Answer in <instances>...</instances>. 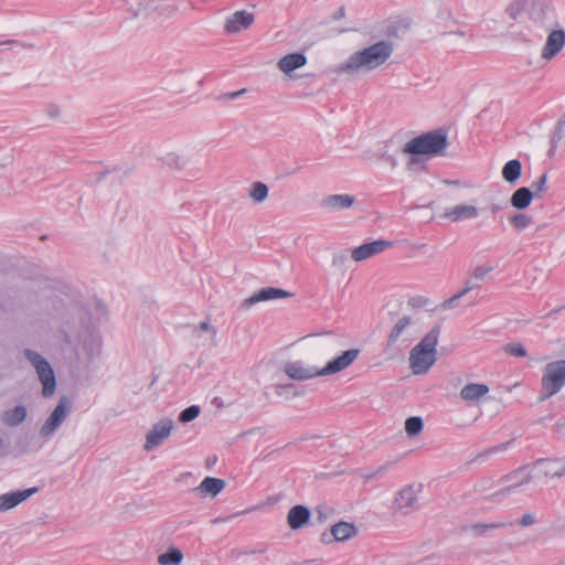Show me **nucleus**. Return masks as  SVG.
<instances>
[{
  "label": "nucleus",
  "mask_w": 565,
  "mask_h": 565,
  "mask_svg": "<svg viewBox=\"0 0 565 565\" xmlns=\"http://www.w3.org/2000/svg\"><path fill=\"white\" fill-rule=\"evenodd\" d=\"M360 352V349L347 350L341 355L329 361L322 369L296 360L287 361L282 370L294 381H307L319 376H328L349 367L359 358Z\"/></svg>",
  "instance_id": "1"
},
{
  "label": "nucleus",
  "mask_w": 565,
  "mask_h": 565,
  "mask_svg": "<svg viewBox=\"0 0 565 565\" xmlns=\"http://www.w3.org/2000/svg\"><path fill=\"white\" fill-rule=\"evenodd\" d=\"M394 52L391 41L382 40L367 47L354 52L339 66L345 74L369 73L384 65Z\"/></svg>",
  "instance_id": "2"
},
{
  "label": "nucleus",
  "mask_w": 565,
  "mask_h": 565,
  "mask_svg": "<svg viewBox=\"0 0 565 565\" xmlns=\"http://www.w3.org/2000/svg\"><path fill=\"white\" fill-rule=\"evenodd\" d=\"M440 335V326H434L430 331L409 352V366L413 374L420 375L428 372V370L436 362L437 350Z\"/></svg>",
  "instance_id": "3"
},
{
  "label": "nucleus",
  "mask_w": 565,
  "mask_h": 565,
  "mask_svg": "<svg viewBox=\"0 0 565 565\" xmlns=\"http://www.w3.org/2000/svg\"><path fill=\"white\" fill-rule=\"evenodd\" d=\"M447 147V134L437 129L411 139L405 143L402 151L412 156L436 157L441 154Z\"/></svg>",
  "instance_id": "4"
},
{
  "label": "nucleus",
  "mask_w": 565,
  "mask_h": 565,
  "mask_svg": "<svg viewBox=\"0 0 565 565\" xmlns=\"http://www.w3.org/2000/svg\"><path fill=\"white\" fill-rule=\"evenodd\" d=\"M541 384V401L558 393L565 385V360L547 363L544 367Z\"/></svg>",
  "instance_id": "5"
},
{
  "label": "nucleus",
  "mask_w": 565,
  "mask_h": 565,
  "mask_svg": "<svg viewBox=\"0 0 565 565\" xmlns=\"http://www.w3.org/2000/svg\"><path fill=\"white\" fill-rule=\"evenodd\" d=\"M25 359L34 366L39 380L42 383V395L50 397L55 393L56 379L50 363L36 351L26 349L24 351Z\"/></svg>",
  "instance_id": "6"
},
{
  "label": "nucleus",
  "mask_w": 565,
  "mask_h": 565,
  "mask_svg": "<svg viewBox=\"0 0 565 565\" xmlns=\"http://www.w3.org/2000/svg\"><path fill=\"white\" fill-rule=\"evenodd\" d=\"M422 490V484L405 486L396 494L393 502V510L396 513L407 515L419 508L418 493Z\"/></svg>",
  "instance_id": "7"
},
{
  "label": "nucleus",
  "mask_w": 565,
  "mask_h": 565,
  "mask_svg": "<svg viewBox=\"0 0 565 565\" xmlns=\"http://www.w3.org/2000/svg\"><path fill=\"white\" fill-rule=\"evenodd\" d=\"M71 413V403L66 396H62L47 417L45 423L40 428V435L42 438H50L63 424V422L67 418Z\"/></svg>",
  "instance_id": "8"
},
{
  "label": "nucleus",
  "mask_w": 565,
  "mask_h": 565,
  "mask_svg": "<svg viewBox=\"0 0 565 565\" xmlns=\"http://www.w3.org/2000/svg\"><path fill=\"white\" fill-rule=\"evenodd\" d=\"M532 480V476L526 471L525 468H520L514 470L513 472L501 478V483L503 487L494 492L491 498L494 501H501L512 492H514L519 487L529 483Z\"/></svg>",
  "instance_id": "9"
},
{
  "label": "nucleus",
  "mask_w": 565,
  "mask_h": 565,
  "mask_svg": "<svg viewBox=\"0 0 565 565\" xmlns=\"http://www.w3.org/2000/svg\"><path fill=\"white\" fill-rule=\"evenodd\" d=\"M414 319L411 316H402L392 327L385 343L386 349H394L399 342H411L414 337L411 332L414 326Z\"/></svg>",
  "instance_id": "10"
},
{
  "label": "nucleus",
  "mask_w": 565,
  "mask_h": 565,
  "mask_svg": "<svg viewBox=\"0 0 565 565\" xmlns=\"http://www.w3.org/2000/svg\"><path fill=\"white\" fill-rule=\"evenodd\" d=\"M173 428V422L170 418H164L156 423L146 436V443L143 449L151 451L156 447L160 446L171 434Z\"/></svg>",
  "instance_id": "11"
},
{
  "label": "nucleus",
  "mask_w": 565,
  "mask_h": 565,
  "mask_svg": "<svg viewBox=\"0 0 565 565\" xmlns=\"http://www.w3.org/2000/svg\"><path fill=\"white\" fill-rule=\"evenodd\" d=\"M392 242L385 239H376L371 243L362 244L351 252V258L355 262H362L370 257H373L386 248L392 246Z\"/></svg>",
  "instance_id": "12"
},
{
  "label": "nucleus",
  "mask_w": 565,
  "mask_h": 565,
  "mask_svg": "<svg viewBox=\"0 0 565 565\" xmlns=\"http://www.w3.org/2000/svg\"><path fill=\"white\" fill-rule=\"evenodd\" d=\"M356 534V527L352 523L339 522L331 526L330 533H322L321 541L326 544L343 542Z\"/></svg>",
  "instance_id": "13"
},
{
  "label": "nucleus",
  "mask_w": 565,
  "mask_h": 565,
  "mask_svg": "<svg viewBox=\"0 0 565 565\" xmlns=\"http://www.w3.org/2000/svg\"><path fill=\"white\" fill-rule=\"evenodd\" d=\"M254 14L246 10L234 12L226 19L224 30L228 34L239 33L242 30L248 29L254 23Z\"/></svg>",
  "instance_id": "14"
},
{
  "label": "nucleus",
  "mask_w": 565,
  "mask_h": 565,
  "mask_svg": "<svg viewBox=\"0 0 565 565\" xmlns=\"http://www.w3.org/2000/svg\"><path fill=\"white\" fill-rule=\"evenodd\" d=\"M39 491L38 487L29 488L25 490H18L0 495V512H7Z\"/></svg>",
  "instance_id": "15"
},
{
  "label": "nucleus",
  "mask_w": 565,
  "mask_h": 565,
  "mask_svg": "<svg viewBox=\"0 0 565 565\" xmlns=\"http://www.w3.org/2000/svg\"><path fill=\"white\" fill-rule=\"evenodd\" d=\"M290 296H291L290 292L281 289V288L265 287V288H262L258 291L254 292L247 299H245L244 306L250 307L257 302L268 301V300L278 299V298H287Z\"/></svg>",
  "instance_id": "16"
},
{
  "label": "nucleus",
  "mask_w": 565,
  "mask_h": 565,
  "mask_svg": "<svg viewBox=\"0 0 565 565\" xmlns=\"http://www.w3.org/2000/svg\"><path fill=\"white\" fill-rule=\"evenodd\" d=\"M355 198L350 194H331L322 198L320 205L322 209L334 212L351 207Z\"/></svg>",
  "instance_id": "17"
},
{
  "label": "nucleus",
  "mask_w": 565,
  "mask_h": 565,
  "mask_svg": "<svg viewBox=\"0 0 565 565\" xmlns=\"http://www.w3.org/2000/svg\"><path fill=\"white\" fill-rule=\"evenodd\" d=\"M479 215L478 207L473 205L459 204L446 209L443 216L451 222H461L465 220L476 218Z\"/></svg>",
  "instance_id": "18"
},
{
  "label": "nucleus",
  "mask_w": 565,
  "mask_h": 565,
  "mask_svg": "<svg viewBox=\"0 0 565 565\" xmlns=\"http://www.w3.org/2000/svg\"><path fill=\"white\" fill-rule=\"evenodd\" d=\"M565 44V32L563 30L552 31L546 40L542 51V57L545 60L553 58Z\"/></svg>",
  "instance_id": "19"
},
{
  "label": "nucleus",
  "mask_w": 565,
  "mask_h": 565,
  "mask_svg": "<svg viewBox=\"0 0 565 565\" xmlns=\"http://www.w3.org/2000/svg\"><path fill=\"white\" fill-rule=\"evenodd\" d=\"M535 468L544 477L561 478L565 476V462L559 459H540L535 462Z\"/></svg>",
  "instance_id": "20"
},
{
  "label": "nucleus",
  "mask_w": 565,
  "mask_h": 565,
  "mask_svg": "<svg viewBox=\"0 0 565 565\" xmlns=\"http://www.w3.org/2000/svg\"><path fill=\"white\" fill-rule=\"evenodd\" d=\"M310 510L301 504L292 507L287 515V523L291 530L303 527L310 520Z\"/></svg>",
  "instance_id": "21"
},
{
  "label": "nucleus",
  "mask_w": 565,
  "mask_h": 565,
  "mask_svg": "<svg viewBox=\"0 0 565 565\" xmlns=\"http://www.w3.org/2000/svg\"><path fill=\"white\" fill-rule=\"evenodd\" d=\"M307 57L303 53H290L281 57L278 62V68L289 75L292 71L305 66Z\"/></svg>",
  "instance_id": "22"
},
{
  "label": "nucleus",
  "mask_w": 565,
  "mask_h": 565,
  "mask_svg": "<svg viewBox=\"0 0 565 565\" xmlns=\"http://www.w3.org/2000/svg\"><path fill=\"white\" fill-rule=\"evenodd\" d=\"M225 486L226 483L223 479L205 477L203 481L193 489V491L205 495L216 497Z\"/></svg>",
  "instance_id": "23"
},
{
  "label": "nucleus",
  "mask_w": 565,
  "mask_h": 565,
  "mask_svg": "<svg viewBox=\"0 0 565 565\" xmlns=\"http://www.w3.org/2000/svg\"><path fill=\"white\" fill-rule=\"evenodd\" d=\"M489 393V386L482 383H469L460 391V397L466 402H477Z\"/></svg>",
  "instance_id": "24"
},
{
  "label": "nucleus",
  "mask_w": 565,
  "mask_h": 565,
  "mask_svg": "<svg viewBox=\"0 0 565 565\" xmlns=\"http://www.w3.org/2000/svg\"><path fill=\"white\" fill-rule=\"evenodd\" d=\"M534 194L530 188L522 186L513 192L510 198V203L518 210H524L530 206Z\"/></svg>",
  "instance_id": "25"
},
{
  "label": "nucleus",
  "mask_w": 565,
  "mask_h": 565,
  "mask_svg": "<svg viewBox=\"0 0 565 565\" xmlns=\"http://www.w3.org/2000/svg\"><path fill=\"white\" fill-rule=\"evenodd\" d=\"M28 412L25 406L18 405L11 409H8L2 415V422L9 427H17L23 423L26 418Z\"/></svg>",
  "instance_id": "26"
},
{
  "label": "nucleus",
  "mask_w": 565,
  "mask_h": 565,
  "mask_svg": "<svg viewBox=\"0 0 565 565\" xmlns=\"http://www.w3.org/2000/svg\"><path fill=\"white\" fill-rule=\"evenodd\" d=\"M522 163L519 159L509 160L502 168V178L509 184H515L521 177Z\"/></svg>",
  "instance_id": "27"
},
{
  "label": "nucleus",
  "mask_w": 565,
  "mask_h": 565,
  "mask_svg": "<svg viewBox=\"0 0 565 565\" xmlns=\"http://www.w3.org/2000/svg\"><path fill=\"white\" fill-rule=\"evenodd\" d=\"M53 315L66 323L70 322V315L79 309V306L71 302L66 305L62 299L53 300Z\"/></svg>",
  "instance_id": "28"
},
{
  "label": "nucleus",
  "mask_w": 565,
  "mask_h": 565,
  "mask_svg": "<svg viewBox=\"0 0 565 565\" xmlns=\"http://www.w3.org/2000/svg\"><path fill=\"white\" fill-rule=\"evenodd\" d=\"M192 333L196 338H202L203 334H207L209 335V345L210 347L217 345V341H216L217 330L214 326L210 324L206 321H202L199 324L193 326Z\"/></svg>",
  "instance_id": "29"
},
{
  "label": "nucleus",
  "mask_w": 565,
  "mask_h": 565,
  "mask_svg": "<svg viewBox=\"0 0 565 565\" xmlns=\"http://www.w3.org/2000/svg\"><path fill=\"white\" fill-rule=\"evenodd\" d=\"M479 288V284H472L471 280L465 281V287L457 294H455L452 297L446 299L441 305V309H452L457 306L458 301L466 296L468 292Z\"/></svg>",
  "instance_id": "30"
},
{
  "label": "nucleus",
  "mask_w": 565,
  "mask_h": 565,
  "mask_svg": "<svg viewBox=\"0 0 565 565\" xmlns=\"http://www.w3.org/2000/svg\"><path fill=\"white\" fill-rule=\"evenodd\" d=\"M268 192L269 189L264 182L256 181L252 183L248 195L254 203L259 204L266 201L268 198Z\"/></svg>",
  "instance_id": "31"
},
{
  "label": "nucleus",
  "mask_w": 565,
  "mask_h": 565,
  "mask_svg": "<svg viewBox=\"0 0 565 565\" xmlns=\"http://www.w3.org/2000/svg\"><path fill=\"white\" fill-rule=\"evenodd\" d=\"M550 8V0H532L530 8V17L534 21H542Z\"/></svg>",
  "instance_id": "32"
},
{
  "label": "nucleus",
  "mask_w": 565,
  "mask_h": 565,
  "mask_svg": "<svg viewBox=\"0 0 565 565\" xmlns=\"http://www.w3.org/2000/svg\"><path fill=\"white\" fill-rule=\"evenodd\" d=\"M183 558V555L178 548H170L166 553H162L158 557L160 565H179Z\"/></svg>",
  "instance_id": "33"
},
{
  "label": "nucleus",
  "mask_w": 565,
  "mask_h": 565,
  "mask_svg": "<svg viewBox=\"0 0 565 565\" xmlns=\"http://www.w3.org/2000/svg\"><path fill=\"white\" fill-rule=\"evenodd\" d=\"M509 221L515 230L522 231L532 224L533 218H532V216H530L527 214L516 213V214L510 216Z\"/></svg>",
  "instance_id": "34"
},
{
  "label": "nucleus",
  "mask_w": 565,
  "mask_h": 565,
  "mask_svg": "<svg viewBox=\"0 0 565 565\" xmlns=\"http://www.w3.org/2000/svg\"><path fill=\"white\" fill-rule=\"evenodd\" d=\"M424 427V422L418 416H412L406 419L405 422V430L408 436H416L418 435Z\"/></svg>",
  "instance_id": "35"
},
{
  "label": "nucleus",
  "mask_w": 565,
  "mask_h": 565,
  "mask_svg": "<svg viewBox=\"0 0 565 565\" xmlns=\"http://www.w3.org/2000/svg\"><path fill=\"white\" fill-rule=\"evenodd\" d=\"M508 523L499 522V523H476L470 526L471 531H473L477 535H484L488 531L498 530L504 527Z\"/></svg>",
  "instance_id": "36"
},
{
  "label": "nucleus",
  "mask_w": 565,
  "mask_h": 565,
  "mask_svg": "<svg viewBox=\"0 0 565 565\" xmlns=\"http://www.w3.org/2000/svg\"><path fill=\"white\" fill-rule=\"evenodd\" d=\"M527 0H513L505 9L509 17L516 20L519 14L525 9Z\"/></svg>",
  "instance_id": "37"
},
{
  "label": "nucleus",
  "mask_w": 565,
  "mask_h": 565,
  "mask_svg": "<svg viewBox=\"0 0 565 565\" xmlns=\"http://www.w3.org/2000/svg\"><path fill=\"white\" fill-rule=\"evenodd\" d=\"M547 174L543 173L536 181H534L531 185L533 189V194L535 198L541 199L542 195L547 191L546 186Z\"/></svg>",
  "instance_id": "38"
},
{
  "label": "nucleus",
  "mask_w": 565,
  "mask_h": 565,
  "mask_svg": "<svg viewBox=\"0 0 565 565\" xmlns=\"http://www.w3.org/2000/svg\"><path fill=\"white\" fill-rule=\"evenodd\" d=\"M493 267H484V266H477L472 273L471 276L467 280H471L472 284H479L486 278V276L492 271Z\"/></svg>",
  "instance_id": "39"
},
{
  "label": "nucleus",
  "mask_w": 565,
  "mask_h": 565,
  "mask_svg": "<svg viewBox=\"0 0 565 565\" xmlns=\"http://www.w3.org/2000/svg\"><path fill=\"white\" fill-rule=\"evenodd\" d=\"M199 415H200V407L196 405H191L180 413L179 422L190 423L193 419H195Z\"/></svg>",
  "instance_id": "40"
},
{
  "label": "nucleus",
  "mask_w": 565,
  "mask_h": 565,
  "mask_svg": "<svg viewBox=\"0 0 565 565\" xmlns=\"http://www.w3.org/2000/svg\"><path fill=\"white\" fill-rule=\"evenodd\" d=\"M510 445H511V441H507V443H502L500 445L490 447L487 450L480 452L476 457V460L484 461L490 455L498 454V452H501V451H505L509 448Z\"/></svg>",
  "instance_id": "41"
},
{
  "label": "nucleus",
  "mask_w": 565,
  "mask_h": 565,
  "mask_svg": "<svg viewBox=\"0 0 565 565\" xmlns=\"http://www.w3.org/2000/svg\"><path fill=\"white\" fill-rule=\"evenodd\" d=\"M163 161L167 166L175 169H182L186 163V160L182 156L173 152L166 154Z\"/></svg>",
  "instance_id": "42"
},
{
  "label": "nucleus",
  "mask_w": 565,
  "mask_h": 565,
  "mask_svg": "<svg viewBox=\"0 0 565 565\" xmlns=\"http://www.w3.org/2000/svg\"><path fill=\"white\" fill-rule=\"evenodd\" d=\"M505 352L513 356L524 358L526 355L525 348L519 343L513 342L505 347Z\"/></svg>",
  "instance_id": "43"
},
{
  "label": "nucleus",
  "mask_w": 565,
  "mask_h": 565,
  "mask_svg": "<svg viewBox=\"0 0 565 565\" xmlns=\"http://www.w3.org/2000/svg\"><path fill=\"white\" fill-rule=\"evenodd\" d=\"M276 394L278 396H298L300 395V392L295 391L294 384H285V385H277L276 386Z\"/></svg>",
  "instance_id": "44"
},
{
  "label": "nucleus",
  "mask_w": 565,
  "mask_h": 565,
  "mask_svg": "<svg viewBox=\"0 0 565 565\" xmlns=\"http://www.w3.org/2000/svg\"><path fill=\"white\" fill-rule=\"evenodd\" d=\"M554 430L558 436L565 437V417L559 418L555 423Z\"/></svg>",
  "instance_id": "45"
},
{
  "label": "nucleus",
  "mask_w": 565,
  "mask_h": 565,
  "mask_svg": "<svg viewBox=\"0 0 565 565\" xmlns=\"http://www.w3.org/2000/svg\"><path fill=\"white\" fill-rule=\"evenodd\" d=\"M12 44H19L22 49H25V50H32L34 47L33 44H30V43H19L15 40L0 41V45H2V46L12 45Z\"/></svg>",
  "instance_id": "46"
},
{
  "label": "nucleus",
  "mask_w": 565,
  "mask_h": 565,
  "mask_svg": "<svg viewBox=\"0 0 565 565\" xmlns=\"http://www.w3.org/2000/svg\"><path fill=\"white\" fill-rule=\"evenodd\" d=\"M535 523V518L533 514L531 513H525L521 519H520V524L522 526H530V525H533Z\"/></svg>",
  "instance_id": "47"
},
{
  "label": "nucleus",
  "mask_w": 565,
  "mask_h": 565,
  "mask_svg": "<svg viewBox=\"0 0 565 565\" xmlns=\"http://www.w3.org/2000/svg\"><path fill=\"white\" fill-rule=\"evenodd\" d=\"M391 465L392 463L388 462V463H385L383 466H380L372 475L366 476V478L370 479V478H374V477H379V476L384 475L388 470Z\"/></svg>",
  "instance_id": "48"
},
{
  "label": "nucleus",
  "mask_w": 565,
  "mask_h": 565,
  "mask_svg": "<svg viewBox=\"0 0 565 565\" xmlns=\"http://www.w3.org/2000/svg\"><path fill=\"white\" fill-rule=\"evenodd\" d=\"M427 301L428 300L425 298L414 297V298L409 299L408 305L412 307H422V306H425L427 303Z\"/></svg>",
  "instance_id": "49"
},
{
  "label": "nucleus",
  "mask_w": 565,
  "mask_h": 565,
  "mask_svg": "<svg viewBox=\"0 0 565 565\" xmlns=\"http://www.w3.org/2000/svg\"><path fill=\"white\" fill-rule=\"evenodd\" d=\"M381 159L384 160L385 162L390 163L392 168H396L397 167V160L392 154H388L386 152L382 153L381 154Z\"/></svg>",
  "instance_id": "50"
},
{
  "label": "nucleus",
  "mask_w": 565,
  "mask_h": 565,
  "mask_svg": "<svg viewBox=\"0 0 565 565\" xmlns=\"http://www.w3.org/2000/svg\"><path fill=\"white\" fill-rule=\"evenodd\" d=\"M246 92V89H241V90H237V92H233V93H227L223 96L224 99H235L237 97H239L241 95H243L244 93Z\"/></svg>",
  "instance_id": "51"
},
{
  "label": "nucleus",
  "mask_w": 565,
  "mask_h": 565,
  "mask_svg": "<svg viewBox=\"0 0 565 565\" xmlns=\"http://www.w3.org/2000/svg\"><path fill=\"white\" fill-rule=\"evenodd\" d=\"M563 134L556 132L553 135L551 139L552 149H556L557 142L563 138Z\"/></svg>",
  "instance_id": "52"
},
{
  "label": "nucleus",
  "mask_w": 565,
  "mask_h": 565,
  "mask_svg": "<svg viewBox=\"0 0 565 565\" xmlns=\"http://www.w3.org/2000/svg\"><path fill=\"white\" fill-rule=\"evenodd\" d=\"M316 513L318 515V520L320 522H323L326 519H327V512L324 511L323 508L319 507L317 510H316Z\"/></svg>",
  "instance_id": "53"
},
{
  "label": "nucleus",
  "mask_w": 565,
  "mask_h": 565,
  "mask_svg": "<svg viewBox=\"0 0 565 565\" xmlns=\"http://www.w3.org/2000/svg\"><path fill=\"white\" fill-rule=\"evenodd\" d=\"M47 111H49V115L51 117H56L58 115V113H60V109L55 105H50L49 108H47Z\"/></svg>",
  "instance_id": "54"
},
{
  "label": "nucleus",
  "mask_w": 565,
  "mask_h": 565,
  "mask_svg": "<svg viewBox=\"0 0 565 565\" xmlns=\"http://www.w3.org/2000/svg\"><path fill=\"white\" fill-rule=\"evenodd\" d=\"M345 15V9L344 7H340L338 11L334 13L333 19L339 20L342 19Z\"/></svg>",
  "instance_id": "55"
},
{
  "label": "nucleus",
  "mask_w": 565,
  "mask_h": 565,
  "mask_svg": "<svg viewBox=\"0 0 565 565\" xmlns=\"http://www.w3.org/2000/svg\"><path fill=\"white\" fill-rule=\"evenodd\" d=\"M416 163H418V159L416 156H412L407 162V168L411 169Z\"/></svg>",
  "instance_id": "56"
},
{
  "label": "nucleus",
  "mask_w": 565,
  "mask_h": 565,
  "mask_svg": "<svg viewBox=\"0 0 565 565\" xmlns=\"http://www.w3.org/2000/svg\"><path fill=\"white\" fill-rule=\"evenodd\" d=\"M217 460V457L216 456H210L206 458V465L207 467H211L212 465H214Z\"/></svg>",
  "instance_id": "57"
},
{
  "label": "nucleus",
  "mask_w": 565,
  "mask_h": 565,
  "mask_svg": "<svg viewBox=\"0 0 565 565\" xmlns=\"http://www.w3.org/2000/svg\"><path fill=\"white\" fill-rule=\"evenodd\" d=\"M344 260H345V255L344 254H342L340 256H334L333 257V264H337L338 262H340L342 264V263H344Z\"/></svg>",
  "instance_id": "58"
},
{
  "label": "nucleus",
  "mask_w": 565,
  "mask_h": 565,
  "mask_svg": "<svg viewBox=\"0 0 565 565\" xmlns=\"http://www.w3.org/2000/svg\"><path fill=\"white\" fill-rule=\"evenodd\" d=\"M500 209H501V206H500V205H492V206H491V211H492L493 213H495V212H497V211H499Z\"/></svg>",
  "instance_id": "59"
},
{
  "label": "nucleus",
  "mask_w": 565,
  "mask_h": 565,
  "mask_svg": "<svg viewBox=\"0 0 565 565\" xmlns=\"http://www.w3.org/2000/svg\"><path fill=\"white\" fill-rule=\"evenodd\" d=\"M3 445H4V440H3V438L0 437V449L3 447Z\"/></svg>",
  "instance_id": "60"
},
{
  "label": "nucleus",
  "mask_w": 565,
  "mask_h": 565,
  "mask_svg": "<svg viewBox=\"0 0 565 565\" xmlns=\"http://www.w3.org/2000/svg\"><path fill=\"white\" fill-rule=\"evenodd\" d=\"M554 151H555V149L551 148L550 151H548V154L551 156L552 153H554Z\"/></svg>",
  "instance_id": "61"
}]
</instances>
